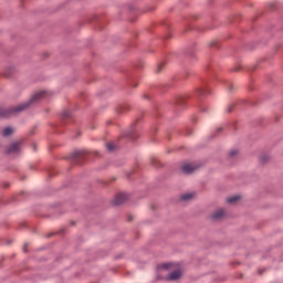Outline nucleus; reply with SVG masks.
Wrapping results in <instances>:
<instances>
[{"mask_svg":"<svg viewBox=\"0 0 283 283\" xmlns=\"http://www.w3.org/2000/svg\"><path fill=\"white\" fill-rule=\"evenodd\" d=\"M197 96H205L207 94H209V90H207L206 87H199L196 91Z\"/></svg>","mask_w":283,"mask_h":283,"instance_id":"nucleus-8","label":"nucleus"},{"mask_svg":"<svg viewBox=\"0 0 283 283\" xmlns=\"http://www.w3.org/2000/svg\"><path fill=\"white\" fill-rule=\"evenodd\" d=\"M181 275H182V273L179 270H176L169 274L168 280H171V281L180 280Z\"/></svg>","mask_w":283,"mask_h":283,"instance_id":"nucleus-7","label":"nucleus"},{"mask_svg":"<svg viewBox=\"0 0 283 283\" xmlns=\"http://www.w3.org/2000/svg\"><path fill=\"white\" fill-rule=\"evenodd\" d=\"M21 151V142L11 144L7 150V154H19Z\"/></svg>","mask_w":283,"mask_h":283,"instance_id":"nucleus-4","label":"nucleus"},{"mask_svg":"<svg viewBox=\"0 0 283 283\" xmlns=\"http://www.w3.org/2000/svg\"><path fill=\"white\" fill-rule=\"evenodd\" d=\"M132 220H134V217L128 216V222H132Z\"/></svg>","mask_w":283,"mask_h":283,"instance_id":"nucleus-22","label":"nucleus"},{"mask_svg":"<svg viewBox=\"0 0 283 283\" xmlns=\"http://www.w3.org/2000/svg\"><path fill=\"white\" fill-rule=\"evenodd\" d=\"M151 163H153V165H156V164L154 163V160H153Z\"/></svg>","mask_w":283,"mask_h":283,"instance_id":"nucleus-24","label":"nucleus"},{"mask_svg":"<svg viewBox=\"0 0 283 283\" xmlns=\"http://www.w3.org/2000/svg\"><path fill=\"white\" fill-rule=\"evenodd\" d=\"M193 198H196V193H193V192L186 193L180 197V199L184 201L193 200Z\"/></svg>","mask_w":283,"mask_h":283,"instance_id":"nucleus-9","label":"nucleus"},{"mask_svg":"<svg viewBox=\"0 0 283 283\" xmlns=\"http://www.w3.org/2000/svg\"><path fill=\"white\" fill-rule=\"evenodd\" d=\"M238 200H240V196H234V197H230L227 199V202L229 205H233V202H238Z\"/></svg>","mask_w":283,"mask_h":283,"instance_id":"nucleus-12","label":"nucleus"},{"mask_svg":"<svg viewBox=\"0 0 283 283\" xmlns=\"http://www.w3.org/2000/svg\"><path fill=\"white\" fill-rule=\"evenodd\" d=\"M23 251L24 253H28V244H24Z\"/></svg>","mask_w":283,"mask_h":283,"instance_id":"nucleus-21","label":"nucleus"},{"mask_svg":"<svg viewBox=\"0 0 283 283\" xmlns=\"http://www.w3.org/2000/svg\"><path fill=\"white\" fill-rule=\"evenodd\" d=\"M71 160L74 165H83V161L85 160V153L78 150L74 151L71 156Z\"/></svg>","mask_w":283,"mask_h":283,"instance_id":"nucleus-2","label":"nucleus"},{"mask_svg":"<svg viewBox=\"0 0 283 283\" xmlns=\"http://www.w3.org/2000/svg\"><path fill=\"white\" fill-rule=\"evenodd\" d=\"M13 133H14V129H12V127H6L2 130V136L4 137L12 136Z\"/></svg>","mask_w":283,"mask_h":283,"instance_id":"nucleus-10","label":"nucleus"},{"mask_svg":"<svg viewBox=\"0 0 283 283\" xmlns=\"http://www.w3.org/2000/svg\"><path fill=\"white\" fill-rule=\"evenodd\" d=\"M62 118H70V112L64 111V112L62 113Z\"/></svg>","mask_w":283,"mask_h":283,"instance_id":"nucleus-16","label":"nucleus"},{"mask_svg":"<svg viewBox=\"0 0 283 283\" xmlns=\"http://www.w3.org/2000/svg\"><path fill=\"white\" fill-rule=\"evenodd\" d=\"M211 220H222L224 218V209H218L210 216Z\"/></svg>","mask_w":283,"mask_h":283,"instance_id":"nucleus-6","label":"nucleus"},{"mask_svg":"<svg viewBox=\"0 0 283 283\" xmlns=\"http://www.w3.org/2000/svg\"><path fill=\"white\" fill-rule=\"evenodd\" d=\"M163 65H165V64H159V65H158L157 72H160V70H163Z\"/></svg>","mask_w":283,"mask_h":283,"instance_id":"nucleus-20","label":"nucleus"},{"mask_svg":"<svg viewBox=\"0 0 283 283\" xmlns=\"http://www.w3.org/2000/svg\"><path fill=\"white\" fill-rule=\"evenodd\" d=\"M125 136H126V138H132L133 140H136V138H138V135L136 134V130H130Z\"/></svg>","mask_w":283,"mask_h":283,"instance_id":"nucleus-11","label":"nucleus"},{"mask_svg":"<svg viewBox=\"0 0 283 283\" xmlns=\"http://www.w3.org/2000/svg\"><path fill=\"white\" fill-rule=\"evenodd\" d=\"M161 266H163V269H165L167 271V269H169L171 266V264L170 263H164Z\"/></svg>","mask_w":283,"mask_h":283,"instance_id":"nucleus-19","label":"nucleus"},{"mask_svg":"<svg viewBox=\"0 0 283 283\" xmlns=\"http://www.w3.org/2000/svg\"><path fill=\"white\" fill-rule=\"evenodd\" d=\"M268 160H269V156H266V155H263L260 157L261 163H266Z\"/></svg>","mask_w":283,"mask_h":283,"instance_id":"nucleus-15","label":"nucleus"},{"mask_svg":"<svg viewBox=\"0 0 283 283\" xmlns=\"http://www.w3.org/2000/svg\"><path fill=\"white\" fill-rule=\"evenodd\" d=\"M178 105H185V96H179L177 99Z\"/></svg>","mask_w":283,"mask_h":283,"instance_id":"nucleus-14","label":"nucleus"},{"mask_svg":"<svg viewBox=\"0 0 283 283\" xmlns=\"http://www.w3.org/2000/svg\"><path fill=\"white\" fill-rule=\"evenodd\" d=\"M230 158H233L234 156H238V150H231L229 153Z\"/></svg>","mask_w":283,"mask_h":283,"instance_id":"nucleus-17","label":"nucleus"},{"mask_svg":"<svg viewBox=\"0 0 283 283\" xmlns=\"http://www.w3.org/2000/svg\"><path fill=\"white\" fill-rule=\"evenodd\" d=\"M129 200V196L127 193H118L116 195L113 205H115V207H118L120 205H124V202H127Z\"/></svg>","mask_w":283,"mask_h":283,"instance_id":"nucleus-3","label":"nucleus"},{"mask_svg":"<svg viewBox=\"0 0 283 283\" xmlns=\"http://www.w3.org/2000/svg\"><path fill=\"white\" fill-rule=\"evenodd\" d=\"M106 149H108V151H114L116 149V146L114 143H108L106 144Z\"/></svg>","mask_w":283,"mask_h":283,"instance_id":"nucleus-13","label":"nucleus"},{"mask_svg":"<svg viewBox=\"0 0 283 283\" xmlns=\"http://www.w3.org/2000/svg\"><path fill=\"white\" fill-rule=\"evenodd\" d=\"M196 169H198V166L191 164H186L181 167V171H184V174H193Z\"/></svg>","mask_w":283,"mask_h":283,"instance_id":"nucleus-5","label":"nucleus"},{"mask_svg":"<svg viewBox=\"0 0 283 283\" xmlns=\"http://www.w3.org/2000/svg\"><path fill=\"white\" fill-rule=\"evenodd\" d=\"M233 107H235V105L233 104L228 107V114H231L233 112Z\"/></svg>","mask_w":283,"mask_h":283,"instance_id":"nucleus-18","label":"nucleus"},{"mask_svg":"<svg viewBox=\"0 0 283 283\" xmlns=\"http://www.w3.org/2000/svg\"><path fill=\"white\" fill-rule=\"evenodd\" d=\"M50 96V93L48 91H41L35 93L30 101L20 104L18 106H11L9 108L6 107H0V118H10V116H14V114H19L20 112H25L30 105L34 103H39V101Z\"/></svg>","mask_w":283,"mask_h":283,"instance_id":"nucleus-1","label":"nucleus"},{"mask_svg":"<svg viewBox=\"0 0 283 283\" xmlns=\"http://www.w3.org/2000/svg\"><path fill=\"white\" fill-rule=\"evenodd\" d=\"M217 132H222V127L218 128Z\"/></svg>","mask_w":283,"mask_h":283,"instance_id":"nucleus-23","label":"nucleus"}]
</instances>
